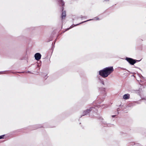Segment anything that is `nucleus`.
I'll use <instances>...</instances> for the list:
<instances>
[{
  "label": "nucleus",
  "mask_w": 146,
  "mask_h": 146,
  "mask_svg": "<svg viewBox=\"0 0 146 146\" xmlns=\"http://www.w3.org/2000/svg\"><path fill=\"white\" fill-rule=\"evenodd\" d=\"M113 71L112 67L106 68L99 72V74L103 78H106Z\"/></svg>",
  "instance_id": "obj_1"
},
{
  "label": "nucleus",
  "mask_w": 146,
  "mask_h": 146,
  "mask_svg": "<svg viewBox=\"0 0 146 146\" xmlns=\"http://www.w3.org/2000/svg\"><path fill=\"white\" fill-rule=\"evenodd\" d=\"M59 4L60 6H61L62 7L61 9V11H62V13L61 18L62 19L66 17V12L65 11H63V7L64 5V2L62 0H58Z\"/></svg>",
  "instance_id": "obj_2"
},
{
  "label": "nucleus",
  "mask_w": 146,
  "mask_h": 146,
  "mask_svg": "<svg viewBox=\"0 0 146 146\" xmlns=\"http://www.w3.org/2000/svg\"><path fill=\"white\" fill-rule=\"evenodd\" d=\"M126 60L131 64L133 65L136 62V60L131 58H127Z\"/></svg>",
  "instance_id": "obj_3"
},
{
  "label": "nucleus",
  "mask_w": 146,
  "mask_h": 146,
  "mask_svg": "<svg viewBox=\"0 0 146 146\" xmlns=\"http://www.w3.org/2000/svg\"><path fill=\"white\" fill-rule=\"evenodd\" d=\"M41 55L39 53H37L35 54V59L36 60H38L41 58Z\"/></svg>",
  "instance_id": "obj_4"
},
{
  "label": "nucleus",
  "mask_w": 146,
  "mask_h": 146,
  "mask_svg": "<svg viewBox=\"0 0 146 146\" xmlns=\"http://www.w3.org/2000/svg\"><path fill=\"white\" fill-rule=\"evenodd\" d=\"M93 108H90L89 109H88L84 111L83 112V115L84 116L88 114L92 110V109Z\"/></svg>",
  "instance_id": "obj_5"
},
{
  "label": "nucleus",
  "mask_w": 146,
  "mask_h": 146,
  "mask_svg": "<svg viewBox=\"0 0 146 146\" xmlns=\"http://www.w3.org/2000/svg\"><path fill=\"white\" fill-rule=\"evenodd\" d=\"M130 97V95L128 94H125L123 96V98L125 100L129 99Z\"/></svg>",
  "instance_id": "obj_6"
},
{
  "label": "nucleus",
  "mask_w": 146,
  "mask_h": 146,
  "mask_svg": "<svg viewBox=\"0 0 146 146\" xmlns=\"http://www.w3.org/2000/svg\"><path fill=\"white\" fill-rule=\"evenodd\" d=\"M135 104H140V102L139 101H136L135 102H134L131 103L130 105L129 106H133L135 105Z\"/></svg>",
  "instance_id": "obj_7"
},
{
  "label": "nucleus",
  "mask_w": 146,
  "mask_h": 146,
  "mask_svg": "<svg viewBox=\"0 0 146 146\" xmlns=\"http://www.w3.org/2000/svg\"><path fill=\"white\" fill-rule=\"evenodd\" d=\"M99 80H100V82L102 83V84H103V85L104 84V82L103 80H102L101 79H100V78L99 79Z\"/></svg>",
  "instance_id": "obj_8"
},
{
  "label": "nucleus",
  "mask_w": 146,
  "mask_h": 146,
  "mask_svg": "<svg viewBox=\"0 0 146 146\" xmlns=\"http://www.w3.org/2000/svg\"><path fill=\"white\" fill-rule=\"evenodd\" d=\"M93 20H99V19L98 17H95V18H94Z\"/></svg>",
  "instance_id": "obj_9"
},
{
  "label": "nucleus",
  "mask_w": 146,
  "mask_h": 146,
  "mask_svg": "<svg viewBox=\"0 0 146 146\" xmlns=\"http://www.w3.org/2000/svg\"><path fill=\"white\" fill-rule=\"evenodd\" d=\"M4 135H2L0 136V139H2L4 137Z\"/></svg>",
  "instance_id": "obj_10"
},
{
  "label": "nucleus",
  "mask_w": 146,
  "mask_h": 146,
  "mask_svg": "<svg viewBox=\"0 0 146 146\" xmlns=\"http://www.w3.org/2000/svg\"><path fill=\"white\" fill-rule=\"evenodd\" d=\"M5 71L0 72V74H4V73H5Z\"/></svg>",
  "instance_id": "obj_11"
},
{
  "label": "nucleus",
  "mask_w": 146,
  "mask_h": 146,
  "mask_svg": "<svg viewBox=\"0 0 146 146\" xmlns=\"http://www.w3.org/2000/svg\"><path fill=\"white\" fill-rule=\"evenodd\" d=\"M92 20V19H90V20H87V21H84L83 22H82V23H84V22H86V21H90Z\"/></svg>",
  "instance_id": "obj_12"
},
{
  "label": "nucleus",
  "mask_w": 146,
  "mask_h": 146,
  "mask_svg": "<svg viewBox=\"0 0 146 146\" xmlns=\"http://www.w3.org/2000/svg\"><path fill=\"white\" fill-rule=\"evenodd\" d=\"M104 97H103L101 99V102H102L104 100Z\"/></svg>",
  "instance_id": "obj_13"
},
{
  "label": "nucleus",
  "mask_w": 146,
  "mask_h": 146,
  "mask_svg": "<svg viewBox=\"0 0 146 146\" xmlns=\"http://www.w3.org/2000/svg\"><path fill=\"white\" fill-rule=\"evenodd\" d=\"M115 115H112V117H114L115 116Z\"/></svg>",
  "instance_id": "obj_14"
},
{
  "label": "nucleus",
  "mask_w": 146,
  "mask_h": 146,
  "mask_svg": "<svg viewBox=\"0 0 146 146\" xmlns=\"http://www.w3.org/2000/svg\"><path fill=\"white\" fill-rule=\"evenodd\" d=\"M97 106V107H98V108H99V107H100V106Z\"/></svg>",
  "instance_id": "obj_15"
},
{
  "label": "nucleus",
  "mask_w": 146,
  "mask_h": 146,
  "mask_svg": "<svg viewBox=\"0 0 146 146\" xmlns=\"http://www.w3.org/2000/svg\"><path fill=\"white\" fill-rule=\"evenodd\" d=\"M102 105L101 106H102V107L103 106V105Z\"/></svg>",
  "instance_id": "obj_16"
},
{
  "label": "nucleus",
  "mask_w": 146,
  "mask_h": 146,
  "mask_svg": "<svg viewBox=\"0 0 146 146\" xmlns=\"http://www.w3.org/2000/svg\"><path fill=\"white\" fill-rule=\"evenodd\" d=\"M78 25V24H77V25H76L75 26H76V25Z\"/></svg>",
  "instance_id": "obj_17"
},
{
  "label": "nucleus",
  "mask_w": 146,
  "mask_h": 146,
  "mask_svg": "<svg viewBox=\"0 0 146 146\" xmlns=\"http://www.w3.org/2000/svg\"><path fill=\"white\" fill-rule=\"evenodd\" d=\"M79 24H80V23H79Z\"/></svg>",
  "instance_id": "obj_18"
}]
</instances>
